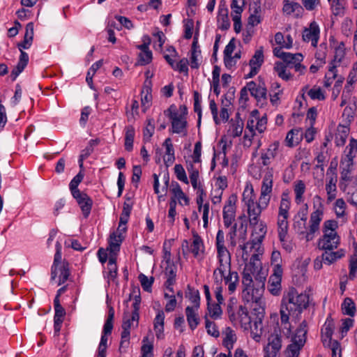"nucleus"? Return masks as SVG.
Wrapping results in <instances>:
<instances>
[{
	"label": "nucleus",
	"mask_w": 357,
	"mask_h": 357,
	"mask_svg": "<svg viewBox=\"0 0 357 357\" xmlns=\"http://www.w3.org/2000/svg\"><path fill=\"white\" fill-rule=\"evenodd\" d=\"M250 252L253 250L250 261L245 266L242 273L243 292L251 294V301L257 303L265 286L266 273L263 271L260 256L264 252L261 244H250Z\"/></svg>",
	"instance_id": "nucleus-1"
},
{
	"label": "nucleus",
	"mask_w": 357,
	"mask_h": 357,
	"mask_svg": "<svg viewBox=\"0 0 357 357\" xmlns=\"http://www.w3.org/2000/svg\"><path fill=\"white\" fill-rule=\"evenodd\" d=\"M273 185V170L266 168L263 177L261 186L259 202H256V197L252 186L247 185L243 192L242 202L247 209L249 222L259 220L263 210L266 209L270 202Z\"/></svg>",
	"instance_id": "nucleus-2"
},
{
	"label": "nucleus",
	"mask_w": 357,
	"mask_h": 357,
	"mask_svg": "<svg viewBox=\"0 0 357 357\" xmlns=\"http://www.w3.org/2000/svg\"><path fill=\"white\" fill-rule=\"evenodd\" d=\"M309 305V296L305 293L299 294L294 288L290 289L283 295L280 310L282 331L284 335L289 337L291 335L292 320L298 319L303 311Z\"/></svg>",
	"instance_id": "nucleus-3"
},
{
	"label": "nucleus",
	"mask_w": 357,
	"mask_h": 357,
	"mask_svg": "<svg viewBox=\"0 0 357 357\" xmlns=\"http://www.w3.org/2000/svg\"><path fill=\"white\" fill-rule=\"evenodd\" d=\"M324 216V210L321 206L318 207L310 215V225L307 228V213L303 212L301 215L294 218V222L293 225L294 229L299 235H302L307 241H312L314 238L315 234L319 229V225Z\"/></svg>",
	"instance_id": "nucleus-4"
},
{
	"label": "nucleus",
	"mask_w": 357,
	"mask_h": 357,
	"mask_svg": "<svg viewBox=\"0 0 357 357\" xmlns=\"http://www.w3.org/2000/svg\"><path fill=\"white\" fill-rule=\"evenodd\" d=\"M338 227L337 221L326 220L323 225V236L319 240V248L324 250H333L340 244V238L336 231Z\"/></svg>",
	"instance_id": "nucleus-5"
},
{
	"label": "nucleus",
	"mask_w": 357,
	"mask_h": 357,
	"mask_svg": "<svg viewBox=\"0 0 357 357\" xmlns=\"http://www.w3.org/2000/svg\"><path fill=\"white\" fill-rule=\"evenodd\" d=\"M229 227L230 229L227 234V237L230 246L234 248L237 244H239L241 249L243 250L242 257L247 260L249 255L248 248L250 243H245L247 238L246 227H244L243 225L241 224L239 228H238L237 224L236 223Z\"/></svg>",
	"instance_id": "nucleus-6"
},
{
	"label": "nucleus",
	"mask_w": 357,
	"mask_h": 357,
	"mask_svg": "<svg viewBox=\"0 0 357 357\" xmlns=\"http://www.w3.org/2000/svg\"><path fill=\"white\" fill-rule=\"evenodd\" d=\"M307 332V322L304 320L297 328L292 337L291 343L284 351L285 357H298L300 351L305 343Z\"/></svg>",
	"instance_id": "nucleus-7"
},
{
	"label": "nucleus",
	"mask_w": 357,
	"mask_h": 357,
	"mask_svg": "<svg viewBox=\"0 0 357 357\" xmlns=\"http://www.w3.org/2000/svg\"><path fill=\"white\" fill-rule=\"evenodd\" d=\"M218 266L213 271V277L216 284H221L225 275L231 272V255L229 252L218 253Z\"/></svg>",
	"instance_id": "nucleus-8"
},
{
	"label": "nucleus",
	"mask_w": 357,
	"mask_h": 357,
	"mask_svg": "<svg viewBox=\"0 0 357 357\" xmlns=\"http://www.w3.org/2000/svg\"><path fill=\"white\" fill-rule=\"evenodd\" d=\"M167 112L169 113L168 116L171 120L172 132L186 136L188 122L185 115L179 114L172 106Z\"/></svg>",
	"instance_id": "nucleus-9"
},
{
	"label": "nucleus",
	"mask_w": 357,
	"mask_h": 357,
	"mask_svg": "<svg viewBox=\"0 0 357 357\" xmlns=\"http://www.w3.org/2000/svg\"><path fill=\"white\" fill-rule=\"evenodd\" d=\"M291 206V201L288 197L287 194L283 193L282 195L278 214V221L277 225L278 228L280 229V232L284 234V230L287 227H288V218H289V211Z\"/></svg>",
	"instance_id": "nucleus-10"
},
{
	"label": "nucleus",
	"mask_w": 357,
	"mask_h": 357,
	"mask_svg": "<svg viewBox=\"0 0 357 357\" xmlns=\"http://www.w3.org/2000/svg\"><path fill=\"white\" fill-rule=\"evenodd\" d=\"M202 145L200 141L195 144L193 153L186 159V169L190 175H199V167L202 162Z\"/></svg>",
	"instance_id": "nucleus-11"
},
{
	"label": "nucleus",
	"mask_w": 357,
	"mask_h": 357,
	"mask_svg": "<svg viewBox=\"0 0 357 357\" xmlns=\"http://www.w3.org/2000/svg\"><path fill=\"white\" fill-rule=\"evenodd\" d=\"M237 196L231 195L225 202L222 210V218L224 226L227 228L232 226L235 220L236 212Z\"/></svg>",
	"instance_id": "nucleus-12"
},
{
	"label": "nucleus",
	"mask_w": 357,
	"mask_h": 357,
	"mask_svg": "<svg viewBox=\"0 0 357 357\" xmlns=\"http://www.w3.org/2000/svg\"><path fill=\"white\" fill-rule=\"evenodd\" d=\"M249 223L252 229L250 244H261L267 233L266 224L261 220Z\"/></svg>",
	"instance_id": "nucleus-13"
},
{
	"label": "nucleus",
	"mask_w": 357,
	"mask_h": 357,
	"mask_svg": "<svg viewBox=\"0 0 357 357\" xmlns=\"http://www.w3.org/2000/svg\"><path fill=\"white\" fill-rule=\"evenodd\" d=\"M304 42L310 43L313 47H317L320 38V28L317 22L312 21L307 27L304 28L302 33Z\"/></svg>",
	"instance_id": "nucleus-14"
},
{
	"label": "nucleus",
	"mask_w": 357,
	"mask_h": 357,
	"mask_svg": "<svg viewBox=\"0 0 357 357\" xmlns=\"http://www.w3.org/2000/svg\"><path fill=\"white\" fill-rule=\"evenodd\" d=\"M282 347V339L278 332L272 333L268 339V344L264 347V357H277Z\"/></svg>",
	"instance_id": "nucleus-15"
},
{
	"label": "nucleus",
	"mask_w": 357,
	"mask_h": 357,
	"mask_svg": "<svg viewBox=\"0 0 357 357\" xmlns=\"http://www.w3.org/2000/svg\"><path fill=\"white\" fill-rule=\"evenodd\" d=\"M282 273V267L278 266L275 270H273V273L269 277L267 288L273 296H279L281 293Z\"/></svg>",
	"instance_id": "nucleus-16"
},
{
	"label": "nucleus",
	"mask_w": 357,
	"mask_h": 357,
	"mask_svg": "<svg viewBox=\"0 0 357 357\" xmlns=\"http://www.w3.org/2000/svg\"><path fill=\"white\" fill-rule=\"evenodd\" d=\"M139 314L137 312L126 311L123 313V322L121 325L122 332L130 335L132 329L137 328L139 325Z\"/></svg>",
	"instance_id": "nucleus-17"
},
{
	"label": "nucleus",
	"mask_w": 357,
	"mask_h": 357,
	"mask_svg": "<svg viewBox=\"0 0 357 357\" xmlns=\"http://www.w3.org/2000/svg\"><path fill=\"white\" fill-rule=\"evenodd\" d=\"M73 197L76 199L79 206L80 207L83 216L87 218L91 211L93 206V200L84 192L81 191L75 192V195Z\"/></svg>",
	"instance_id": "nucleus-18"
},
{
	"label": "nucleus",
	"mask_w": 357,
	"mask_h": 357,
	"mask_svg": "<svg viewBox=\"0 0 357 357\" xmlns=\"http://www.w3.org/2000/svg\"><path fill=\"white\" fill-rule=\"evenodd\" d=\"M189 63L192 69H198L202 61V52L198 44V38L195 35L190 51Z\"/></svg>",
	"instance_id": "nucleus-19"
},
{
	"label": "nucleus",
	"mask_w": 357,
	"mask_h": 357,
	"mask_svg": "<svg viewBox=\"0 0 357 357\" xmlns=\"http://www.w3.org/2000/svg\"><path fill=\"white\" fill-rule=\"evenodd\" d=\"M248 89L257 102L263 101L266 99L267 90L263 82H249L248 83Z\"/></svg>",
	"instance_id": "nucleus-20"
},
{
	"label": "nucleus",
	"mask_w": 357,
	"mask_h": 357,
	"mask_svg": "<svg viewBox=\"0 0 357 357\" xmlns=\"http://www.w3.org/2000/svg\"><path fill=\"white\" fill-rule=\"evenodd\" d=\"M264 63V52L263 47H261L257 50L250 60L249 65L250 67V71L248 74L247 77H252L256 75Z\"/></svg>",
	"instance_id": "nucleus-21"
},
{
	"label": "nucleus",
	"mask_w": 357,
	"mask_h": 357,
	"mask_svg": "<svg viewBox=\"0 0 357 357\" xmlns=\"http://www.w3.org/2000/svg\"><path fill=\"white\" fill-rule=\"evenodd\" d=\"M280 142L275 141L269 145L268 148L261 155V160L263 165H269L278 154Z\"/></svg>",
	"instance_id": "nucleus-22"
},
{
	"label": "nucleus",
	"mask_w": 357,
	"mask_h": 357,
	"mask_svg": "<svg viewBox=\"0 0 357 357\" xmlns=\"http://www.w3.org/2000/svg\"><path fill=\"white\" fill-rule=\"evenodd\" d=\"M205 247L202 238L199 235L193 232L192 234V243L190 245V252L193 254L195 258L202 259L204 257Z\"/></svg>",
	"instance_id": "nucleus-23"
},
{
	"label": "nucleus",
	"mask_w": 357,
	"mask_h": 357,
	"mask_svg": "<svg viewBox=\"0 0 357 357\" xmlns=\"http://www.w3.org/2000/svg\"><path fill=\"white\" fill-rule=\"evenodd\" d=\"M165 313L162 310H158L155 317L153 320V328L158 340H162L165 337L164 323Z\"/></svg>",
	"instance_id": "nucleus-24"
},
{
	"label": "nucleus",
	"mask_w": 357,
	"mask_h": 357,
	"mask_svg": "<svg viewBox=\"0 0 357 357\" xmlns=\"http://www.w3.org/2000/svg\"><path fill=\"white\" fill-rule=\"evenodd\" d=\"M339 187L344 192L357 187V177L352 176L351 173L340 174Z\"/></svg>",
	"instance_id": "nucleus-25"
},
{
	"label": "nucleus",
	"mask_w": 357,
	"mask_h": 357,
	"mask_svg": "<svg viewBox=\"0 0 357 357\" xmlns=\"http://www.w3.org/2000/svg\"><path fill=\"white\" fill-rule=\"evenodd\" d=\"M150 43L151 40L147 37V42L144 40L143 44L137 45V48L141 51L138 61L140 65H146L152 61V52L149 48Z\"/></svg>",
	"instance_id": "nucleus-26"
},
{
	"label": "nucleus",
	"mask_w": 357,
	"mask_h": 357,
	"mask_svg": "<svg viewBox=\"0 0 357 357\" xmlns=\"http://www.w3.org/2000/svg\"><path fill=\"white\" fill-rule=\"evenodd\" d=\"M228 13L229 10L225 3L220 2L218 6V22L220 28L223 30L228 29L230 26Z\"/></svg>",
	"instance_id": "nucleus-27"
},
{
	"label": "nucleus",
	"mask_w": 357,
	"mask_h": 357,
	"mask_svg": "<svg viewBox=\"0 0 357 357\" xmlns=\"http://www.w3.org/2000/svg\"><path fill=\"white\" fill-rule=\"evenodd\" d=\"M69 275L70 271L68 263H64L57 266L56 273L54 278L52 275V268H51V280H56V279L58 278L56 281L58 286L63 284L68 280Z\"/></svg>",
	"instance_id": "nucleus-28"
},
{
	"label": "nucleus",
	"mask_w": 357,
	"mask_h": 357,
	"mask_svg": "<svg viewBox=\"0 0 357 357\" xmlns=\"http://www.w3.org/2000/svg\"><path fill=\"white\" fill-rule=\"evenodd\" d=\"M257 110L252 111L251 116L249 118L247 122V126L245 131L244 138L251 142L252 137L255 135V129L256 128L257 122L259 117Z\"/></svg>",
	"instance_id": "nucleus-29"
},
{
	"label": "nucleus",
	"mask_w": 357,
	"mask_h": 357,
	"mask_svg": "<svg viewBox=\"0 0 357 357\" xmlns=\"http://www.w3.org/2000/svg\"><path fill=\"white\" fill-rule=\"evenodd\" d=\"M303 130L301 128H294L289 130L285 138V144L288 147H294L299 144L302 139Z\"/></svg>",
	"instance_id": "nucleus-30"
},
{
	"label": "nucleus",
	"mask_w": 357,
	"mask_h": 357,
	"mask_svg": "<svg viewBox=\"0 0 357 357\" xmlns=\"http://www.w3.org/2000/svg\"><path fill=\"white\" fill-rule=\"evenodd\" d=\"M162 146L165 149L163 158L164 162L167 166L172 165L175 161V153L171 138L168 137L165 139L162 144Z\"/></svg>",
	"instance_id": "nucleus-31"
},
{
	"label": "nucleus",
	"mask_w": 357,
	"mask_h": 357,
	"mask_svg": "<svg viewBox=\"0 0 357 357\" xmlns=\"http://www.w3.org/2000/svg\"><path fill=\"white\" fill-rule=\"evenodd\" d=\"M199 308L190 307L187 306L185 308V315L188 324L191 330H195L199 324L200 319L198 314Z\"/></svg>",
	"instance_id": "nucleus-32"
},
{
	"label": "nucleus",
	"mask_w": 357,
	"mask_h": 357,
	"mask_svg": "<svg viewBox=\"0 0 357 357\" xmlns=\"http://www.w3.org/2000/svg\"><path fill=\"white\" fill-rule=\"evenodd\" d=\"M243 121L239 117L236 116L235 119H231L227 130L228 135L233 137L241 136L243 132Z\"/></svg>",
	"instance_id": "nucleus-33"
},
{
	"label": "nucleus",
	"mask_w": 357,
	"mask_h": 357,
	"mask_svg": "<svg viewBox=\"0 0 357 357\" xmlns=\"http://www.w3.org/2000/svg\"><path fill=\"white\" fill-rule=\"evenodd\" d=\"M151 80H145L143 89L141 93V101L142 107L147 108L149 107L152 101V94H151Z\"/></svg>",
	"instance_id": "nucleus-34"
},
{
	"label": "nucleus",
	"mask_w": 357,
	"mask_h": 357,
	"mask_svg": "<svg viewBox=\"0 0 357 357\" xmlns=\"http://www.w3.org/2000/svg\"><path fill=\"white\" fill-rule=\"evenodd\" d=\"M107 269V271L104 273L105 278L107 279L109 282V281H114L116 278L118 271L114 255L109 257Z\"/></svg>",
	"instance_id": "nucleus-35"
},
{
	"label": "nucleus",
	"mask_w": 357,
	"mask_h": 357,
	"mask_svg": "<svg viewBox=\"0 0 357 357\" xmlns=\"http://www.w3.org/2000/svg\"><path fill=\"white\" fill-rule=\"evenodd\" d=\"M223 280L226 285L228 286V291L229 294H233L238 284L239 278L238 273L236 271H231L225 275Z\"/></svg>",
	"instance_id": "nucleus-36"
},
{
	"label": "nucleus",
	"mask_w": 357,
	"mask_h": 357,
	"mask_svg": "<svg viewBox=\"0 0 357 357\" xmlns=\"http://www.w3.org/2000/svg\"><path fill=\"white\" fill-rule=\"evenodd\" d=\"M124 236L121 234L113 232L109 237V250L112 254L115 255L117 252L119 251L121 243Z\"/></svg>",
	"instance_id": "nucleus-37"
},
{
	"label": "nucleus",
	"mask_w": 357,
	"mask_h": 357,
	"mask_svg": "<svg viewBox=\"0 0 357 357\" xmlns=\"http://www.w3.org/2000/svg\"><path fill=\"white\" fill-rule=\"evenodd\" d=\"M172 195L181 206H188L190 204V199L188 196L183 192L181 186L176 183L171 189Z\"/></svg>",
	"instance_id": "nucleus-38"
},
{
	"label": "nucleus",
	"mask_w": 357,
	"mask_h": 357,
	"mask_svg": "<svg viewBox=\"0 0 357 357\" xmlns=\"http://www.w3.org/2000/svg\"><path fill=\"white\" fill-rule=\"evenodd\" d=\"M99 139H91L86 147L81 151L80 155L79 157V165L80 168L83 167V162L85 159H86L94 150V147L99 144Z\"/></svg>",
	"instance_id": "nucleus-39"
},
{
	"label": "nucleus",
	"mask_w": 357,
	"mask_h": 357,
	"mask_svg": "<svg viewBox=\"0 0 357 357\" xmlns=\"http://www.w3.org/2000/svg\"><path fill=\"white\" fill-rule=\"evenodd\" d=\"M349 133V128L347 126L340 125L337 127L335 137V144L337 146H342L346 143Z\"/></svg>",
	"instance_id": "nucleus-40"
},
{
	"label": "nucleus",
	"mask_w": 357,
	"mask_h": 357,
	"mask_svg": "<svg viewBox=\"0 0 357 357\" xmlns=\"http://www.w3.org/2000/svg\"><path fill=\"white\" fill-rule=\"evenodd\" d=\"M344 255V251L343 250L337 251L325 250V252L322 254V261L324 263L330 265L337 259L342 258Z\"/></svg>",
	"instance_id": "nucleus-41"
},
{
	"label": "nucleus",
	"mask_w": 357,
	"mask_h": 357,
	"mask_svg": "<svg viewBox=\"0 0 357 357\" xmlns=\"http://www.w3.org/2000/svg\"><path fill=\"white\" fill-rule=\"evenodd\" d=\"M135 135V128L128 126L125 128V149L131 151L133 149V142Z\"/></svg>",
	"instance_id": "nucleus-42"
},
{
	"label": "nucleus",
	"mask_w": 357,
	"mask_h": 357,
	"mask_svg": "<svg viewBox=\"0 0 357 357\" xmlns=\"http://www.w3.org/2000/svg\"><path fill=\"white\" fill-rule=\"evenodd\" d=\"M238 317L241 327L247 330L250 327L251 319L245 307L241 305L238 311Z\"/></svg>",
	"instance_id": "nucleus-43"
},
{
	"label": "nucleus",
	"mask_w": 357,
	"mask_h": 357,
	"mask_svg": "<svg viewBox=\"0 0 357 357\" xmlns=\"http://www.w3.org/2000/svg\"><path fill=\"white\" fill-rule=\"evenodd\" d=\"M333 321L332 320H330L329 317H328L323 328H321V335L324 344H325V342L327 340H329L331 342L333 333Z\"/></svg>",
	"instance_id": "nucleus-44"
},
{
	"label": "nucleus",
	"mask_w": 357,
	"mask_h": 357,
	"mask_svg": "<svg viewBox=\"0 0 357 357\" xmlns=\"http://www.w3.org/2000/svg\"><path fill=\"white\" fill-rule=\"evenodd\" d=\"M288 66L283 62H277L275 64L274 70L277 75L283 80L288 81L291 79L292 75L287 70Z\"/></svg>",
	"instance_id": "nucleus-45"
},
{
	"label": "nucleus",
	"mask_w": 357,
	"mask_h": 357,
	"mask_svg": "<svg viewBox=\"0 0 357 357\" xmlns=\"http://www.w3.org/2000/svg\"><path fill=\"white\" fill-rule=\"evenodd\" d=\"M303 10V7L297 2L293 0H284L283 6V11L287 15L293 13L297 14L301 13Z\"/></svg>",
	"instance_id": "nucleus-46"
},
{
	"label": "nucleus",
	"mask_w": 357,
	"mask_h": 357,
	"mask_svg": "<svg viewBox=\"0 0 357 357\" xmlns=\"http://www.w3.org/2000/svg\"><path fill=\"white\" fill-rule=\"evenodd\" d=\"M295 202L299 204L303 202V194L305 191V184L301 180L295 182L294 185Z\"/></svg>",
	"instance_id": "nucleus-47"
},
{
	"label": "nucleus",
	"mask_w": 357,
	"mask_h": 357,
	"mask_svg": "<svg viewBox=\"0 0 357 357\" xmlns=\"http://www.w3.org/2000/svg\"><path fill=\"white\" fill-rule=\"evenodd\" d=\"M56 253L54 255V262L52 266L53 278L56 275L57 266L60 264H63L65 262H62V254H61V245L59 241H56Z\"/></svg>",
	"instance_id": "nucleus-48"
},
{
	"label": "nucleus",
	"mask_w": 357,
	"mask_h": 357,
	"mask_svg": "<svg viewBox=\"0 0 357 357\" xmlns=\"http://www.w3.org/2000/svg\"><path fill=\"white\" fill-rule=\"evenodd\" d=\"M236 341V336L231 328H227L225 331L223 344L229 351L233 348L234 343Z\"/></svg>",
	"instance_id": "nucleus-49"
},
{
	"label": "nucleus",
	"mask_w": 357,
	"mask_h": 357,
	"mask_svg": "<svg viewBox=\"0 0 357 357\" xmlns=\"http://www.w3.org/2000/svg\"><path fill=\"white\" fill-rule=\"evenodd\" d=\"M155 131L154 120L153 119H148L146 122L145 128L143 130V140L144 142H148L151 140Z\"/></svg>",
	"instance_id": "nucleus-50"
},
{
	"label": "nucleus",
	"mask_w": 357,
	"mask_h": 357,
	"mask_svg": "<svg viewBox=\"0 0 357 357\" xmlns=\"http://www.w3.org/2000/svg\"><path fill=\"white\" fill-rule=\"evenodd\" d=\"M357 154V140L351 138L349 144L346 146L342 157L354 159Z\"/></svg>",
	"instance_id": "nucleus-51"
},
{
	"label": "nucleus",
	"mask_w": 357,
	"mask_h": 357,
	"mask_svg": "<svg viewBox=\"0 0 357 357\" xmlns=\"http://www.w3.org/2000/svg\"><path fill=\"white\" fill-rule=\"evenodd\" d=\"M342 311L344 314L354 317L356 313V305L350 298H346L342 304Z\"/></svg>",
	"instance_id": "nucleus-52"
},
{
	"label": "nucleus",
	"mask_w": 357,
	"mask_h": 357,
	"mask_svg": "<svg viewBox=\"0 0 357 357\" xmlns=\"http://www.w3.org/2000/svg\"><path fill=\"white\" fill-rule=\"evenodd\" d=\"M215 246L218 253L229 252L225 245V234L222 229H219L216 234Z\"/></svg>",
	"instance_id": "nucleus-53"
},
{
	"label": "nucleus",
	"mask_w": 357,
	"mask_h": 357,
	"mask_svg": "<svg viewBox=\"0 0 357 357\" xmlns=\"http://www.w3.org/2000/svg\"><path fill=\"white\" fill-rule=\"evenodd\" d=\"M306 90L309 97L312 100H324L326 98L324 92L323 90L318 86H314L310 89L306 86L303 89V91Z\"/></svg>",
	"instance_id": "nucleus-54"
},
{
	"label": "nucleus",
	"mask_w": 357,
	"mask_h": 357,
	"mask_svg": "<svg viewBox=\"0 0 357 357\" xmlns=\"http://www.w3.org/2000/svg\"><path fill=\"white\" fill-rule=\"evenodd\" d=\"M303 59V56L300 53L292 54L290 52H287L284 55L282 61L284 63L287 65V66L292 68V66L298 61H302Z\"/></svg>",
	"instance_id": "nucleus-55"
},
{
	"label": "nucleus",
	"mask_w": 357,
	"mask_h": 357,
	"mask_svg": "<svg viewBox=\"0 0 357 357\" xmlns=\"http://www.w3.org/2000/svg\"><path fill=\"white\" fill-rule=\"evenodd\" d=\"M330 2L332 12L335 15L344 14L346 6L345 0H331Z\"/></svg>",
	"instance_id": "nucleus-56"
},
{
	"label": "nucleus",
	"mask_w": 357,
	"mask_h": 357,
	"mask_svg": "<svg viewBox=\"0 0 357 357\" xmlns=\"http://www.w3.org/2000/svg\"><path fill=\"white\" fill-rule=\"evenodd\" d=\"M245 6V0H232L231 3V16L241 17Z\"/></svg>",
	"instance_id": "nucleus-57"
},
{
	"label": "nucleus",
	"mask_w": 357,
	"mask_h": 357,
	"mask_svg": "<svg viewBox=\"0 0 357 357\" xmlns=\"http://www.w3.org/2000/svg\"><path fill=\"white\" fill-rule=\"evenodd\" d=\"M354 166V159L342 157L340 160V174L351 173Z\"/></svg>",
	"instance_id": "nucleus-58"
},
{
	"label": "nucleus",
	"mask_w": 357,
	"mask_h": 357,
	"mask_svg": "<svg viewBox=\"0 0 357 357\" xmlns=\"http://www.w3.org/2000/svg\"><path fill=\"white\" fill-rule=\"evenodd\" d=\"M354 90V86L351 85H347L346 84L344 86V88L342 91V94L341 96V103L340 106L344 107L347 104H348L351 98H352V92Z\"/></svg>",
	"instance_id": "nucleus-59"
},
{
	"label": "nucleus",
	"mask_w": 357,
	"mask_h": 357,
	"mask_svg": "<svg viewBox=\"0 0 357 357\" xmlns=\"http://www.w3.org/2000/svg\"><path fill=\"white\" fill-rule=\"evenodd\" d=\"M278 234L279 240L282 244V248L287 252H291L293 249L292 245L287 241L288 227L284 231V234L280 232V229L278 228Z\"/></svg>",
	"instance_id": "nucleus-60"
},
{
	"label": "nucleus",
	"mask_w": 357,
	"mask_h": 357,
	"mask_svg": "<svg viewBox=\"0 0 357 357\" xmlns=\"http://www.w3.org/2000/svg\"><path fill=\"white\" fill-rule=\"evenodd\" d=\"M167 280H174L176 278V266L170 260L166 261V267L164 271Z\"/></svg>",
	"instance_id": "nucleus-61"
},
{
	"label": "nucleus",
	"mask_w": 357,
	"mask_h": 357,
	"mask_svg": "<svg viewBox=\"0 0 357 357\" xmlns=\"http://www.w3.org/2000/svg\"><path fill=\"white\" fill-rule=\"evenodd\" d=\"M132 202L130 198L127 197L123 203L122 213L120 218H123V222L125 220H129L131 211L132 210Z\"/></svg>",
	"instance_id": "nucleus-62"
},
{
	"label": "nucleus",
	"mask_w": 357,
	"mask_h": 357,
	"mask_svg": "<svg viewBox=\"0 0 357 357\" xmlns=\"http://www.w3.org/2000/svg\"><path fill=\"white\" fill-rule=\"evenodd\" d=\"M347 204L344 200L342 198L336 199L335 202L334 209L335 215L337 218H342L345 215V210Z\"/></svg>",
	"instance_id": "nucleus-63"
},
{
	"label": "nucleus",
	"mask_w": 357,
	"mask_h": 357,
	"mask_svg": "<svg viewBox=\"0 0 357 357\" xmlns=\"http://www.w3.org/2000/svg\"><path fill=\"white\" fill-rule=\"evenodd\" d=\"M187 297L192 304L190 307L199 308L200 296L198 290L190 289Z\"/></svg>",
	"instance_id": "nucleus-64"
}]
</instances>
